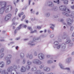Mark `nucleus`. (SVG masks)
I'll use <instances>...</instances> for the list:
<instances>
[{
	"label": "nucleus",
	"mask_w": 74,
	"mask_h": 74,
	"mask_svg": "<svg viewBox=\"0 0 74 74\" xmlns=\"http://www.w3.org/2000/svg\"><path fill=\"white\" fill-rule=\"evenodd\" d=\"M60 9L61 11H64L62 14L63 15L67 17H71L72 18V20L70 19L69 18L67 19V22L69 26H71L72 23H73V20L74 19V12H71L69 9H66V7L64 5H62L60 7Z\"/></svg>",
	"instance_id": "nucleus-1"
},
{
	"label": "nucleus",
	"mask_w": 74,
	"mask_h": 74,
	"mask_svg": "<svg viewBox=\"0 0 74 74\" xmlns=\"http://www.w3.org/2000/svg\"><path fill=\"white\" fill-rule=\"evenodd\" d=\"M6 4L7 3L6 2H0V5L2 7L0 9V14H3L4 11L7 13L12 9V6L9 5L6 6Z\"/></svg>",
	"instance_id": "nucleus-2"
},
{
	"label": "nucleus",
	"mask_w": 74,
	"mask_h": 74,
	"mask_svg": "<svg viewBox=\"0 0 74 74\" xmlns=\"http://www.w3.org/2000/svg\"><path fill=\"white\" fill-rule=\"evenodd\" d=\"M32 62L34 64L41 65L42 64V62L38 59L35 58L32 60Z\"/></svg>",
	"instance_id": "nucleus-3"
},
{
	"label": "nucleus",
	"mask_w": 74,
	"mask_h": 74,
	"mask_svg": "<svg viewBox=\"0 0 74 74\" xmlns=\"http://www.w3.org/2000/svg\"><path fill=\"white\" fill-rule=\"evenodd\" d=\"M7 71L8 72H9V73L10 72L11 74H18L19 73L18 72L16 71L15 72V73L14 72H12V71H13V70L12 69V66H11L9 67L7 69Z\"/></svg>",
	"instance_id": "nucleus-4"
},
{
	"label": "nucleus",
	"mask_w": 74,
	"mask_h": 74,
	"mask_svg": "<svg viewBox=\"0 0 74 74\" xmlns=\"http://www.w3.org/2000/svg\"><path fill=\"white\" fill-rule=\"evenodd\" d=\"M38 57L40 60H44L45 59V55L42 53H39L38 55Z\"/></svg>",
	"instance_id": "nucleus-5"
},
{
	"label": "nucleus",
	"mask_w": 74,
	"mask_h": 74,
	"mask_svg": "<svg viewBox=\"0 0 74 74\" xmlns=\"http://www.w3.org/2000/svg\"><path fill=\"white\" fill-rule=\"evenodd\" d=\"M59 66L62 69H63L64 70H67L69 72L70 71V68L68 67H64L63 66V65H62V64L60 63H59Z\"/></svg>",
	"instance_id": "nucleus-6"
},
{
	"label": "nucleus",
	"mask_w": 74,
	"mask_h": 74,
	"mask_svg": "<svg viewBox=\"0 0 74 74\" xmlns=\"http://www.w3.org/2000/svg\"><path fill=\"white\" fill-rule=\"evenodd\" d=\"M43 70L46 72H49L51 71V68L48 67H45L43 68Z\"/></svg>",
	"instance_id": "nucleus-7"
},
{
	"label": "nucleus",
	"mask_w": 74,
	"mask_h": 74,
	"mask_svg": "<svg viewBox=\"0 0 74 74\" xmlns=\"http://www.w3.org/2000/svg\"><path fill=\"white\" fill-rule=\"evenodd\" d=\"M28 29L29 31H30V33H36L37 32V31L36 30H35L34 31H33V29L32 28V27H28Z\"/></svg>",
	"instance_id": "nucleus-8"
},
{
	"label": "nucleus",
	"mask_w": 74,
	"mask_h": 74,
	"mask_svg": "<svg viewBox=\"0 0 74 74\" xmlns=\"http://www.w3.org/2000/svg\"><path fill=\"white\" fill-rule=\"evenodd\" d=\"M23 25V24L20 25L15 30L14 33V35H15V34H16L18 30H19V29H21V27Z\"/></svg>",
	"instance_id": "nucleus-9"
},
{
	"label": "nucleus",
	"mask_w": 74,
	"mask_h": 74,
	"mask_svg": "<svg viewBox=\"0 0 74 74\" xmlns=\"http://www.w3.org/2000/svg\"><path fill=\"white\" fill-rule=\"evenodd\" d=\"M26 58L27 59H33V55L32 54H28L27 55Z\"/></svg>",
	"instance_id": "nucleus-10"
},
{
	"label": "nucleus",
	"mask_w": 74,
	"mask_h": 74,
	"mask_svg": "<svg viewBox=\"0 0 74 74\" xmlns=\"http://www.w3.org/2000/svg\"><path fill=\"white\" fill-rule=\"evenodd\" d=\"M39 39H40V38H38L37 39H34L32 41L28 43V44H29L30 45H31V46H34V44H33V43L34 42V40H38Z\"/></svg>",
	"instance_id": "nucleus-11"
},
{
	"label": "nucleus",
	"mask_w": 74,
	"mask_h": 74,
	"mask_svg": "<svg viewBox=\"0 0 74 74\" xmlns=\"http://www.w3.org/2000/svg\"><path fill=\"white\" fill-rule=\"evenodd\" d=\"M21 72L22 73H24L26 71V68L23 66L21 67Z\"/></svg>",
	"instance_id": "nucleus-12"
},
{
	"label": "nucleus",
	"mask_w": 74,
	"mask_h": 74,
	"mask_svg": "<svg viewBox=\"0 0 74 74\" xmlns=\"http://www.w3.org/2000/svg\"><path fill=\"white\" fill-rule=\"evenodd\" d=\"M61 49L62 51H64L66 48V45L64 43L61 44Z\"/></svg>",
	"instance_id": "nucleus-13"
},
{
	"label": "nucleus",
	"mask_w": 74,
	"mask_h": 74,
	"mask_svg": "<svg viewBox=\"0 0 74 74\" xmlns=\"http://www.w3.org/2000/svg\"><path fill=\"white\" fill-rule=\"evenodd\" d=\"M41 70H37L34 72V74H44V72L41 73Z\"/></svg>",
	"instance_id": "nucleus-14"
},
{
	"label": "nucleus",
	"mask_w": 74,
	"mask_h": 74,
	"mask_svg": "<svg viewBox=\"0 0 74 74\" xmlns=\"http://www.w3.org/2000/svg\"><path fill=\"white\" fill-rule=\"evenodd\" d=\"M71 42V40L70 39V37H69L66 39V44H69Z\"/></svg>",
	"instance_id": "nucleus-15"
},
{
	"label": "nucleus",
	"mask_w": 74,
	"mask_h": 74,
	"mask_svg": "<svg viewBox=\"0 0 74 74\" xmlns=\"http://www.w3.org/2000/svg\"><path fill=\"white\" fill-rule=\"evenodd\" d=\"M5 70H4L2 71L1 69H0V73H2V74H8V72H5Z\"/></svg>",
	"instance_id": "nucleus-16"
},
{
	"label": "nucleus",
	"mask_w": 74,
	"mask_h": 74,
	"mask_svg": "<svg viewBox=\"0 0 74 74\" xmlns=\"http://www.w3.org/2000/svg\"><path fill=\"white\" fill-rule=\"evenodd\" d=\"M17 68H18V67L17 66V65H14L12 66V69L14 71H16V70L17 69Z\"/></svg>",
	"instance_id": "nucleus-17"
},
{
	"label": "nucleus",
	"mask_w": 74,
	"mask_h": 74,
	"mask_svg": "<svg viewBox=\"0 0 74 74\" xmlns=\"http://www.w3.org/2000/svg\"><path fill=\"white\" fill-rule=\"evenodd\" d=\"M37 69V67L36 66H33L31 69V71H36Z\"/></svg>",
	"instance_id": "nucleus-18"
},
{
	"label": "nucleus",
	"mask_w": 74,
	"mask_h": 74,
	"mask_svg": "<svg viewBox=\"0 0 74 74\" xmlns=\"http://www.w3.org/2000/svg\"><path fill=\"white\" fill-rule=\"evenodd\" d=\"M5 60H6V63L7 64H10L11 63V60L10 59H7V58H5Z\"/></svg>",
	"instance_id": "nucleus-19"
},
{
	"label": "nucleus",
	"mask_w": 74,
	"mask_h": 74,
	"mask_svg": "<svg viewBox=\"0 0 74 74\" xmlns=\"http://www.w3.org/2000/svg\"><path fill=\"white\" fill-rule=\"evenodd\" d=\"M49 7H53V4L52 2V1H49Z\"/></svg>",
	"instance_id": "nucleus-20"
},
{
	"label": "nucleus",
	"mask_w": 74,
	"mask_h": 74,
	"mask_svg": "<svg viewBox=\"0 0 74 74\" xmlns=\"http://www.w3.org/2000/svg\"><path fill=\"white\" fill-rule=\"evenodd\" d=\"M71 60V58L70 57H69L67 58L66 60V63H70Z\"/></svg>",
	"instance_id": "nucleus-21"
},
{
	"label": "nucleus",
	"mask_w": 74,
	"mask_h": 74,
	"mask_svg": "<svg viewBox=\"0 0 74 74\" xmlns=\"http://www.w3.org/2000/svg\"><path fill=\"white\" fill-rule=\"evenodd\" d=\"M4 62L3 61L1 62H0V67H4Z\"/></svg>",
	"instance_id": "nucleus-22"
},
{
	"label": "nucleus",
	"mask_w": 74,
	"mask_h": 74,
	"mask_svg": "<svg viewBox=\"0 0 74 74\" xmlns=\"http://www.w3.org/2000/svg\"><path fill=\"white\" fill-rule=\"evenodd\" d=\"M12 57V55L11 54H9L7 56L6 58H7L8 59H11V58Z\"/></svg>",
	"instance_id": "nucleus-23"
},
{
	"label": "nucleus",
	"mask_w": 74,
	"mask_h": 74,
	"mask_svg": "<svg viewBox=\"0 0 74 74\" xmlns=\"http://www.w3.org/2000/svg\"><path fill=\"white\" fill-rule=\"evenodd\" d=\"M50 25L51 26L50 27V29H52L53 30H54V28H53V27H55V25L51 24H50Z\"/></svg>",
	"instance_id": "nucleus-24"
},
{
	"label": "nucleus",
	"mask_w": 74,
	"mask_h": 74,
	"mask_svg": "<svg viewBox=\"0 0 74 74\" xmlns=\"http://www.w3.org/2000/svg\"><path fill=\"white\" fill-rule=\"evenodd\" d=\"M27 63L28 66H29V65H31L32 64V62L31 61H29V60H27Z\"/></svg>",
	"instance_id": "nucleus-25"
},
{
	"label": "nucleus",
	"mask_w": 74,
	"mask_h": 74,
	"mask_svg": "<svg viewBox=\"0 0 74 74\" xmlns=\"http://www.w3.org/2000/svg\"><path fill=\"white\" fill-rule=\"evenodd\" d=\"M58 10V8L57 7H53L52 9H51L52 11L54 10V11H57Z\"/></svg>",
	"instance_id": "nucleus-26"
},
{
	"label": "nucleus",
	"mask_w": 74,
	"mask_h": 74,
	"mask_svg": "<svg viewBox=\"0 0 74 74\" xmlns=\"http://www.w3.org/2000/svg\"><path fill=\"white\" fill-rule=\"evenodd\" d=\"M25 69L27 70H29L30 69V66L29 65H27L26 66Z\"/></svg>",
	"instance_id": "nucleus-27"
},
{
	"label": "nucleus",
	"mask_w": 74,
	"mask_h": 74,
	"mask_svg": "<svg viewBox=\"0 0 74 74\" xmlns=\"http://www.w3.org/2000/svg\"><path fill=\"white\" fill-rule=\"evenodd\" d=\"M25 55H24V54L23 53H21L20 54V56L21 57V58L22 59H23V58H24V56Z\"/></svg>",
	"instance_id": "nucleus-28"
},
{
	"label": "nucleus",
	"mask_w": 74,
	"mask_h": 74,
	"mask_svg": "<svg viewBox=\"0 0 74 74\" xmlns=\"http://www.w3.org/2000/svg\"><path fill=\"white\" fill-rule=\"evenodd\" d=\"M57 0V1H53V2H54V3H56V4H59V3H60V1H59V0Z\"/></svg>",
	"instance_id": "nucleus-29"
},
{
	"label": "nucleus",
	"mask_w": 74,
	"mask_h": 74,
	"mask_svg": "<svg viewBox=\"0 0 74 74\" xmlns=\"http://www.w3.org/2000/svg\"><path fill=\"white\" fill-rule=\"evenodd\" d=\"M53 63V62L52 60H49L47 61L48 64H51Z\"/></svg>",
	"instance_id": "nucleus-30"
},
{
	"label": "nucleus",
	"mask_w": 74,
	"mask_h": 74,
	"mask_svg": "<svg viewBox=\"0 0 74 74\" xmlns=\"http://www.w3.org/2000/svg\"><path fill=\"white\" fill-rule=\"evenodd\" d=\"M34 56H37V55H38L37 52L36 51H35L34 53Z\"/></svg>",
	"instance_id": "nucleus-31"
},
{
	"label": "nucleus",
	"mask_w": 74,
	"mask_h": 74,
	"mask_svg": "<svg viewBox=\"0 0 74 74\" xmlns=\"http://www.w3.org/2000/svg\"><path fill=\"white\" fill-rule=\"evenodd\" d=\"M26 59L25 58H24L23 59V61H22V64H25V63H26Z\"/></svg>",
	"instance_id": "nucleus-32"
},
{
	"label": "nucleus",
	"mask_w": 74,
	"mask_h": 74,
	"mask_svg": "<svg viewBox=\"0 0 74 74\" xmlns=\"http://www.w3.org/2000/svg\"><path fill=\"white\" fill-rule=\"evenodd\" d=\"M4 51V49L3 48H2L0 49V53H3Z\"/></svg>",
	"instance_id": "nucleus-33"
},
{
	"label": "nucleus",
	"mask_w": 74,
	"mask_h": 74,
	"mask_svg": "<svg viewBox=\"0 0 74 74\" xmlns=\"http://www.w3.org/2000/svg\"><path fill=\"white\" fill-rule=\"evenodd\" d=\"M44 67V65L42 64L39 66V68L40 69H42Z\"/></svg>",
	"instance_id": "nucleus-34"
},
{
	"label": "nucleus",
	"mask_w": 74,
	"mask_h": 74,
	"mask_svg": "<svg viewBox=\"0 0 74 74\" xmlns=\"http://www.w3.org/2000/svg\"><path fill=\"white\" fill-rule=\"evenodd\" d=\"M4 53H2L0 55V59H2V58H3V56H4Z\"/></svg>",
	"instance_id": "nucleus-35"
},
{
	"label": "nucleus",
	"mask_w": 74,
	"mask_h": 74,
	"mask_svg": "<svg viewBox=\"0 0 74 74\" xmlns=\"http://www.w3.org/2000/svg\"><path fill=\"white\" fill-rule=\"evenodd\" d=\"M59 44V42H58L57 41H55L54 42V44L55 45H58Z\"/></svg>",
	"instance_id": "nucleus-36"
},
{
	"label": "nucleus",
	"mask_w": 74,
	"mask_h": 74,
	"mask_svg": "<svg viewBox=\"0 0 74 74\" xmlns=\"http://www.w3.org/2000/svg\"><path fill=\"white\" fill-rule=\"evenodd\" d=\"M74 29V27L73 26H71L70 27V30L71 31H73Z\"/></svg>",
	"instance_id": "nucleus-37"
},
{
	"label": "nucleus",
	"mask_w": 74,
	"mask_h": 74,
	"mask_svg": "<svg viewBox=\"0 0 74 74\" xmlns=\"http://www.w3.org/2000/svg\"><path fill=\"white\" fill-rule=\"evenodd\" d=\"M61 38V37H60V36L58 37V42H60L61 41H62V39H60Z\"/></svg>",
	"instance_id": "nucleus-38"
},
{
	"label": "nucleus",
	"mask_w": 74,
	"mask_h": 74,
	"mask_svg": "<svg viewBox=\"0 0 74 74\" xmlns=\"http://www.w3.org/2000/svg\"><path fill=\"white\" fill-rule=\"evenodd\" d=\"M67 37V35H64V36H63L62 39H66V38Z\"/></svg>",
	"instance_id": "nucleus-39"
},
{
	"label": "nucleus",
	"mask_w": 74,
	"mask_h": 74,
	"mask_svg": "<svg viewBox=\"0 0 74 74\" xmlns=\"http://www.w3.org/2000/svg\"><path fill=\"white\" fill-rule=\"evenodd\" d=\"M61 46V45H57V49H60V47Z\"/></svg>",
	"instance_id": "nucleus-40"
},
{
	"label": "nucleus",
	"mask_w": 74,
	"mask_h": 74,
	"mask_svg": "<svg viewBox=\"0 0 74 74\" xmlns=\"http://www.w3.org/2000/svg\"><path fill=\"white\" fill-rule=\"evenodd\" d=\"M10 18L8 17L7 16H6L5 18V21H7Z\"/></svg>",
	"instance_id": "nucleus-41"
},
{
	"label": "nucleus",
	"mask_w": 74,
	"mask_h": 74,
	"mask_svg": "<svg viewBox=\"0 0 74 74\" xmlns=\"http://www.w3.org/2000/svg\"><path fill=\"white\" fill-rule=\"evenodd\" d=\"M50 16V14L49 13H47L46 14V16L47 17H49Z\"/></svg>",
	"instance_id": "nucleus-42"
},
{
	"label": "nucleus",
	"mask_w": 74,
	"mask_h": 74,
	"mask_svg": "<svg viewBox=\"0 0 74 74\" xmlns=\"http://www.w3.org/2000/svg\"><path fill=\"white\" fill-rule=\"evenodd\" d=\"M64 3L65 4H68V0H66L64 1Z\"/></svg>",
	"instance_id": "nucleus-43"
},
{
	"label": "nucleus",
	"mask_w": 74,
	"mask_h": 74,
	"mask_svg": "<svg viewBox=\"0 0 74 74\" xmlns=\"http://www.w3.org/2000/svg\"><path fill=\"white\" fill-rule=\"evenodd\" d=\"M23 15V12H21V14H18V16L20 18L21 15Z\"/></svg>",
	"instance_id": "nucleus-44"
},
{
	"label": "nucleus",
	"mask_w": 74,
	"mask_h": 74,
	"mask_svg": "<svg viewBox=\"0 0 74 74\" xmlns=\"http://www.w3.org/2000/svg\"><path fill=\"white\" fill-rule=\"evenodd\" d=\"M8 17L9 19L11 18V14H9L7 16H6Z\"/></svg>",
	"instance_id": "nucleus-45"
},
{
	"label": "nucleus",
	"mask_w": 74,
	"mask_h": 74,
	"mask_svg": "<svg viewBox=\"0 0 74 74\" xmlns=\"http://www.w3.org/2000/svg\"><path fill=\"white\" fill-rule=\"evenodd\" d=\"M33 9H30V12L31 14H34V12H33Z\"/></svg>",
	"instance_id": "nucleus-46"
},
{
	"label": "nucleus",
	"mask_w": 74,
	"mask_h": 74,
	"mask_svg": "<svg viewBox=\"0 0 74 74\" xmlns=\"http://www.w3.org/2000/svg\"><path fill=\"white\" fill-rule=\"evenodd\" d=\"M73 45V43H70L69 44V46L70 47H72Z\"/></svg>",
	"instance_id": "nucleus-47"
},
{
	"label": "nucleus",
	"mask_w": 74,
	"mask_h": 74,
	"mask_svg": "<svg viewBox=\"0 0 74 74\" xmlns=\"http://www.w3.org/2000/svg\"><path fill=\"white\" fill-rule=\"evenodd\" d=\"M59 22H63V20L62 19H60L59 20Z\"/></svg>",
	"instance_id": "nucleus-48"
},
{
	"label": "nucleus",
	"mask_w": 74,
	"mask_h": 74,
	"mask_svg": "<svg viewBox=\"0 0 74 74\" xmlns=\"http://www.w3.org/2000/svg\"><path fill=\"white\" fill-rule=\"evenodd\" d=\"M0 41L1 42H4V41H5V40L4 39H1L0 40Z\"/></svg>",
	"instance_id": "nucleus-49"
},
{
	"label": "nucleus",
	"mask_w": 74,
	"mask_h": 74,
	"mask_svg": "<svg viewBox=\"0 0 74 74\" xmlns=\"http://www.w3.org/2000/svg\"><path fill=\"white\" fill-rule=\"evenodd\" d=\"M37 27L38 29H41V26H38Z\"/></svg>",
	"instance_id": "nucleus-50"
},
{
	"label": "nucleus",
	"mask_w": 74,
	"mask_h": 74,
	"mask_svg": "<svg viewBox=\"0 0 74 74\" xmlns=\"http://www.w3.org/2000/svg\"><path fill=\"white\" fill-rule=\"evenodd\" d=\"M31 1H32V0H28V4H29V5L30 4Z\"/></svg>",
	"instance_id": "nucleus-51"
},
{
	"label": "nucleus",
	"mask_w": 74,
	"mask_h": 74,
	"mask_svg": "<svg viewBox=\"0 0 74 74\" xmlns=\"http://www.w3.org/2000/svg\"><path fill=\"white\" fill-rule=\"evenodd\" d=\"M51 38H53V37H54V35L53 34H51V35H50V36Z\"/></svg>",
	"instance_id": "nucleus-52"
},
{
	"label": "nucleus",
	"mask_w": 74,
	"mask_h": 74,
	"mask_svg": "<svg viewBox=\"0 0 74 74\" xmlns=\"http://www.w3.org/2000/svg\"><path fill=\"white\" fill-rule=\"evenodd\" d=\"M71 8H72V9H73L74 10V5L71 6Z\"/></svg>",
	"instance_id": "nucleus-53"
},
{
	"label": "nucleus",
	"mask_w": 74,
	"mask_h": 74,
	"mask_svg": "<svg viewBox=\"0 0 74 74\" xmlns=\"http://www.w3.org/2000/svg\"><path fill=\"white\" fill-rule=\"evenodd\" d=\"M15 15H16V12H18V9H16L15 10Z\"/></svg>",
	"instance_id": "nucleus-54"
},
{
	"label": "nucleus",
	"mask_w": 74,
	"mask_h": 74,
	"mask_svg": "<svg viewBox=\"0 0 74 74\" xmlns=\"http://www.w3.org/2000/svg\"><path fill=\"white\" fill-rule=\"evenodd\" d=\"M19 61H20V60L19 59H18L16 60V62L17 63H19Z\"/></svg>",
	"instance_id": "nucleus-55"
},
{
	"label": "nucleus",
	"mask_w": 74,
	"mask_h": 74,
	"mask_svg": "<svg viewBox=\"0 0 74 74\" xmlns=\"http://www.w3.org/2000/svg\"><path fill=\"white\" fill-rule=\"evenodd\" d=\"M51 57V56L50 55H47V58H50Z\"/></svg>",
	"instance_id": "nucleus-56"
},
{
	"label": "nucleus",
	"mask_w": 74,
	"mask_h": 74,
	"mask_svg": "<svg viewBox=\"0 0 74 74\" xmlns=\"http://www.w3.org/2000/svg\"><path fill=\"white\" fill-rule=\"evenodd\" d=\"M25 15H23L22 17V19H25Z\"/></svg>",
	"instance_id": "nucleus-57"
},
{
	"label": "nucleus",
	"mask_w": 74,
	"mask_h": 74,
	"mask_svg": "<svg viewBox=\"0 0 74 74\" xmlns=\"http://www.w3.org/2000/svg\"><path fill=\"white\" fill-rule=\"evenodd\" d=\"M15 21V18H14L13 19L12 21L13 22L14 21Z\"/></svg>",
	"instance_id": "nucleus-58"
},
{
	"label": "nucleus",
	"mask_w": 74,
	"mask_h": 74,
	"mask_svg": "<svg viewBox=\"0 0 74 74\" xmlns=\"http://www.w3.org/2000/svg\"><path fill=\"white\" fill-rule=\"evenodd\" d=\"M17 24V23H13L12 24V25H16Z\"/></svg>",
	"instance_id": "nucleus-59"
},
{
	"label": "nucleus",
	"mask_w": 74,
	"mask_h": 74,
	"mask_svg": "<svg viewBox=\"0 0 74 74\" xmlns=\"http://www.w3.org/2000/svg\"><path fill=\"white\" fill-rule=\"evenodd\" d=\"M16 40H20V38L19 37L17 38L16 39Z\"/></svg>",
	"instance_id": "nucleus-60"
},
{
	"label": "nucleus",
	"mask_w": 74,
	"mask_h": 74,
	"mask_svg": "<svg viewBox=\"0 0 74 74\" xmlns=\"http://www.w3.org/2000/svg\"><path fill=\"white\" fill-rule=\"evenodd\" d=\"M55 66H52L51 67V68L53 69H54V68H55Z\"/></svg>",
	"instance_id": "nucleus-61"
},
{
	"label": "nucleus",
	"mask_w": 74,
	"mask_h": 74,
	"mask_svg": "<svg viewBox=\"0 0 74 74\" xmlns=\"http://www.w3.org/2000/svg\"><path fill=\"white\" fill-rule=\"evenodd\" d=\"M38 13H39L38 12H37L36 13V15H38Z\"/></svg>",
	"instance_id": "nucleus-62"
},
{
	"label": "nucleus",
	"mask_w": 74,
	"mask_h": 74,
	"mask_svg": "<svg viewBox=\"0 0 74 74\" xmlns=\"http://www.w3.org/2000/svg\"><path fill=\"white\" fill-rule=\"evenodd\" d=\"M72 36L74 37V32L72 34Z\"/></svg>",
	"instance_id": "nucleus-63"
},
{
	"label": "nucleus",
	"mask_w": 74,
	"mask_h": 74,
	"mask_svg": "<svg viewBox=\"0 0 74 74\" xmlns=\"http://www.w3.org/2000/svg\"><path fill=\"white\" fill-rule=\"evenodd\" d=\"M74 54V51L72 53H71V55H73Z\"/></svg>",
	"instance_id": "nucleus-64"
}]
</instances>
